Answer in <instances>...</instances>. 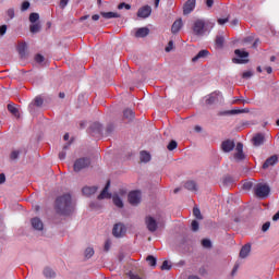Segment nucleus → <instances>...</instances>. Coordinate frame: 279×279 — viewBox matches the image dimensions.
Wrapping results in <instances>:
<instances>
[{
  "instance_id": "a19ab883",
  "label": "nucleus",
  "mask_w": 279,
  "mask_h": 279,
  "mask_svg": "<svg viewBox=\"0 0 279 279\" xmlns=\"http://www.w3.org/2000/svg\"><path fill=\"white\" fill-rule=\"evenodd\" d=\"M193 215L196 217V219H204V217H202V211L197 207L193 208Z\"/></svg>"
},
{
  "instance_id": "09e8293b",
  "label": "nucleus",
  "mask_w": 279,
  "mask_h": 279,
  "mask_svg": "<svg viewBox=\"0 0 279 279\" xmlns=\"http://www.w3.org/2000/svg\"><path fill=\"white\" fill-rule=\"evenodd\" d=\"M71 0H60L59 7L61 8V10H64V8H66V5H69V2Z\"/></svg>"
},
{
  "instance_id": "a18cd8bd",
  "label": "nucleus",
  "mask_w": 279,
  "mask_h": 279,
  "mask_svg": "<svg viewBox=\"0 0 279 279\" xmlns=\"http://www.w3.org/2000/svg\"><path fill=\"white\" fill-rule=\"evenodd\" d=\"M202 245H203V247H213V242H210V240H208V239H204L203 241H202Z\"/></svg>"
},
{
  "instance_id": "de8ad7c7",
  "label": "nucleus",
  "mask_w": 279,
  "mask_h": 279,
  "mask_svg": "<svg viewBox=\"0 0 279 279\" xmlns=\"http://www.w3.org/2000/svg\"><path fill=\"white\" fill-rule=\"evenodd\" d=\"M21 153L19 150H13L10 155L11 160H16Z\"/></svg>"
},
{
  "instance_id": "774afa93",
  "label": "nucleus",
  "mask_w": 279,
  "mask_h": 279,
  "mask_svg": "<svg viewBox=\"0 0 279 279\" xmlns=\"http://www.w3.org/2000/svg\"><path fill=\"white\" fill-rule=\"evenodd\" d=\"M276 60H279V56H271L270 57V62H276Z\"/></svg>"
},
{
  "instance_id": "680f3d73",
  "label": "nucleus",
  "mask_w": 279,
  "mask_h": 279,
  "mask_svg": "<svg viewBox=\"0 0 279 279\" xmlns=\"http://www.w3.org/2000/svg\"><path fill=\"white\" fill-rule=\"evenodd\" d=\"M243 189H244L245 191H250V189H252V183H251V182L244 183V184H243Z\"/></svg>"
},
{
  "instance_id": "9d476101",
  "label": "nucleus",
  "mask_w": 279,
  "mask_h": 279,
  "mask_svg": "<svg viewBox=\"0 0 279 279\" xmlns=\"http://www.w3.org/2000/svg\"><path fill=\"white\" fill-rule=\"evenodd\" d=\"M236 145L234 144V141L232 140H226L221 143V149L222 151H225L226 154H230V151H232L234 149Z\"/></svg>"
},
{
  "instance_id": "58836bf2",
  "label": "nucleus",
  "mask_w": 279,
  "mask_h": 279,
  "mask_svg": "<svg viewBox=\"0 0 279 279\" xmlns=\"http://www.w3.org/2000/svg\"><path fill=\"white\" fill-rule=\"evenodd\" d=\"M178 148V142H175V141H171L169 144H168V146H167V149L169 150V151H173V149H177Z\"/></svg>"
},
{
  "instance_id": "6e6d98bb",
  "label": "nucleus",
  "mask_w": 279,
  "mask_h": 279,
  "mask_svg": "<svg viewBox=\"0 0 279 279\" xmlns=\"http://www.w3.org/2000/svg\"><path fill=\"white\" fill-rule=\"evenodd\" d=\"M129 277L130 279H143L141 276H138L137 274H134V272H129Z\"/></svg>"
},
{
  "instance_id": "a878e982",
  "label": "nucleus",
  "mask_w": 279,
  "mask_h": 279,
  "mask_svg": "<svg viewBox=\"0 0 279 279\" xmlns=\"http://www.w3.org/2000/svg\"><path fill=\"white\" fill-rule=\"evenodd\" d=\"M184 187H185L187 191H192L193 193H197V183H195V181H187V182L184 184Z\"/></svg>"
},
{
  "instance_id": "0e129e2a",
  "label": "nucleus",
  "mask_w": 279,
  "mask_h": 279,
  "mask_svg": "<svg viewBox=\"0 0 279 279\" xmlns=\"http://www.w3.org/2000/svg\"><path fill=\"white\" fill-rule=\"evenodd\" d=\"M236 271H239V264H235L233 269H232V272H231V276H234V274H236Z\"/></svg>"
},
{
  "instance_id": "dca6fc26",
  "label": "nucleus",
  "mask_w": 279,
  "mask_h": 279,
  "mask_svg": "<svg viewBox=\"0 0 279 279\" xmlns=\"http://www.w3.org/2000/svg\"><path fill=\"white\" fill-rule=\"evenodd\" d=\"M99 187L97 186H84L82 189L83 195H86V197H90V195H95L97 193Z\"/></svg>"
},
{
  "instance_id": "338daca9",
  "label": "nucleus",
  "mask_w": 279,
  "mask_h": 279,
  "mask_svg": "<svg viewBox=\"0 0 279 279\" xmlns=\"http://www.w3.org/2000/svg\"><path fill=\"white\" fill-rule=\"evenodd\" d=\"M279 220V210L272 216V221Z\"/></svg>"
},
{
  "instance_id": "cd10ccee",
  "label": "nucleus",
  "mask_w": 279,
  "mask_h": 279,
  "mask_svg": "<svg viewBox=\"0 0 279 279\" xmlns=\"http://www.w3.org/2000/svg\"><path fill=\"white\" fill-rule=\"evenodd\" d=\"M25 51H27V44L20 43L17 45V52L20 53L21 58H25Z\"/></svg>"
},
{
  "instance_id": "ea45409f",
  "label": "nucleus",
  "mask_w": 279,
  "mask_h": 279,
  "mask_svg": "<svg viewBox=\"0 0 279 279\" xmlns=\"http://www.w3.org/2000/svg\"><path fill=\"white\" fill-rule=\"evenodd\" d=\"M69 144L63 147V150L59 153L60 160H64L66 158V149H69Z\"/></svg>"
},
{
  "instance_id": "412c9836",
  "label": "nucleus",
  "mask_w": 279,
  "mask_h": 279,
  "mask_svg": "<svg viewBox=\"0 0 279 279\" xmlns=\"http://www.w3.org/2000/svg\"><path fill=\"white\" fill-rule=\"evenodd\" d=\"M104 129V126L101 125V123L99 122H94L92 123L89 130L94 133V134H101V130Z\"/></svg>"
},
{
  "instance_id": "c756f323",
  "label": "nucleus",
  "mask_w": 279,
  "mask_h": 279,
  "mask_svg": "<svg viewBox=\"0 0 279 279\" xmlns=\"http://www.w3.org/2000/svg\"><path fill=\"white\" fill-rule=\"evenodd\" d=\"M123 119H126V121H132V119H134V111L132 109H125L123 111Z\"/></svg>"
},
{
  "instance_id": "a211bd4d",
  "label": "nucleus",
  "mask_w": 279,
  "mask_h": 279,
  "mask_svg": "<svg viewBox=\"0 0 279 279\" xmlns=\"http://www.w3.org/2000/svg\"><path fill=\"white\" fill-rule=\"evenodd\" d=\"M146 36H149V28L147 27H141L135 33V38H145Z\"/></svg>"
},
{
  "instance_id": "4c0bfd02",
  "label": "nucleus",
  "mask_w": 279,
  "mask_h": 279,
  "mask_svg": "<svg viewBox=\"0 0 279 279\" xmlns=\"http://www.w3.org/2000/svg\"><path fill=\"white\" fill-rule=\"evenodd\" d=\"M161 271H169L171 269V264L168 260H165L160 266Z\"/></svg>"
},
{
  "instance_id": "c9c22d12",
  "label": "nucleus",
  "mask_w": 279,
  "mask_h": 279,
  "mask_svg": "<svg viewBox=\"0 0 279 279\" xmlns=\"http://www.w3.org/2000/svg\"><path fill=\"white\" fill-rule=\"evenodd\" d=\"M95 256V250L93 247H87L85 250V258H93Z\"/></svg>"
},
{
  "instance_id": "20e7f679",
  "label": "nucleus",
  "mask_w": 279,
  "mask_h": 279,
  "mask_svg": "<svg viewBox=\"0 0 279 279\" xmlns=\"http://www.w3.org/2000/svg\"><path fill=\"white\" fill-rule=\"evenodd\" d=\"M128 232V229L125 228V225L118 222L113 226L112 234L116 236V239H121V236H125V233Z\"/></svg>"
},
{
  "instance_id": "0eeeda50",
  "label": "nucleus",
  "mask_w": 279,
  "mask_h": 279,
  "mask_svg": "<svg viewBox=\"0 0 279 279\" xmlns=\"http://www.w3.org/2000/svg\"><path fill=\"white\" fill-rule=\"evenodd\" d=\"M128 199L132 206H137V204H141V191L130 192Z\"/></svg>"
},
{
  "instance_id": "49530a36",
  "label": "nucleus",
  "mask_w": 279,
  "mask_h": 279,
  "mask_svg": "<svg viewBox=\"0 0 279 279\" xmlns=\"http://www.w3.org/2000/svg\"><path fill=\"white\" fill-rule=\"evenodd\" d=\"M29 1H24L21 5L22 12H26V10H29Z\"/></svg>"
},
{
  "instance_id": "393cba45",
  "label": "nucleus",
  "mask_w": 279,
  "mask_h": 279,
  "mask_svg": "<svg viewBox=\"0 0 279 279\" xmlns=\"http://www.w3.org/2000/svg\"><path fill=\"white\" fill-rule=\"evenodd\" d=\"M219 92H214L209 95V97L206 99L207 106H213L215 101H217V97H219Z\"/></svg>"
},
{
  "instance_id": "1a4fd4ad",
  "label": "nucleus",
  "mask_w": 279,
  "mask_h": 279,
  "mask_svg": "<svg viewBox=\"0 0 279 279\" xmlns=\"http://www.w3.org/2000/svg\"><path fill=\"white\" fill-rule=\"evenodd\" d=\"M137 16L140 19H149V16H151V7L144 5V7L140 8L137 11Z\"/></svg>"
},
{
  "instance_id": "864d4df0",
  "label": "nucleus",
  "mask_w": 279,
  "mask_h": 279,
  "mask_svg": "<svg viewBox=\"0 0 279 279\" xmlns=\"http://www.w3.org/2000/svg\"><path fill=\"white\" fill-rule=\"evenodd\" d=\"M7 32H8V25L0 26V36L5 35Z\"/></svg>"
},
{
  "instance_id": "4d7b16f0",
  "label": "nucleus",
  "mask_w": 279,
  "mask_h": 279,
  "mask_svg": "<svg viewBox=\"0 0 279 279\" xmlns=\"http://www.w3.org/2000/svg\"><path fill=\"white\" fill-rule=\"evenodd\" d=\"M232 182H233L232 177H226L223 179V184L229 185V184H232Z\"/></svg>"
},
{
  "instance_id": "8fccbe9b",
  "label": "nucleus",
  "mask_w": 279,
  "mask_h": 279,
  "mask_svg": "<svg viewBox=\"0 0 279 279\" xmlns=\"http://www.w3.org/2000/svg\"><path fill=\"white\" fill-rule=\"evenodd\" d=\"M111 245H112V242L110 240H107L105 242V247H104L105 252H110Z\"/></svg>"
},
{
  "instance_id": "f03ea898",
  "label": "nucleus",
  "mask_w": 279,
  "mask_h": 279,
  "mask_svg": "<svg viewBox=\"0 0 279 279\" xmlns=\"http://www.w3.org/2000/svg\"><path fill=\"white\" fill-rule=\"evenodd\" d=\"M269 193H271V189L266 183H257L254 187V194L259 199H266V197H269Z\"/></svg>"
},
{
  "instance_id": "2eb2a0df",
  "label": "nucleus",
  "mask_w": 279,
  "mask_h": 279,
  "mask_svg": "<svg viewBox=\"0 0 279 279\" xmlns=\"http://www.w3.org/2000/svg\"><path fill=\"white\" fill-rule=\"evenodd\" d=\"M278 163V156L274 155L266 159V161L263 165V169H269V167H274V165Z\"/></svg>"
},
{
  "instance_id": "39448f33",
  "label": "nucleus",
  "mask_w": 279,
  "mask_h": 279,
  "mask_svg": "<svg viewBox=\"0 0 279 279\" xmlns=\"http://www.w3.org/2000/svg\"><path fill=\"white\" fill-rule=\"evenodd\" d=\"M87 167H90V159L83 157L77 159L74 162V171L80 172L82 169H86Z\"/></svg>"
},
{
  "instance_id": "6e6552de",
  "label": "nucleus",
  "mask_w": 279,
  "mask_h": 279,
  "mask_svg": "<svg viewBox=\"0 0 279 279\" xmlns=\"http://www.w3.org/2000/svg\"><path fill=\"white\" fill-rule=\"evenodd\" d=\"M145 223L148 232H156V230H158V222L156 219H154V217L147 216L145 218Z\"/></svg>"
},
{
  "instance_id": "bb28decb",
  "label": "nucleus",
  "mask_w": 279,
  "mask_h": 279,
  "mask_svg": "<svg viewBox=\"0 0 279 279\" xmlns=\"http://www.w3.org/2000/svg\"><path fill=\"white\" fill-rule=\"evenodd\" d=\"M43 104H45V100L43 99V97L37 96L34 99V104H31L28 106L29 110L32 111V108H34V106H37V108H40V106H43Z\"/></svg>"
},
{
  "instance_id": "69168bd1",
  "label": "nucleus",
  "mask_w": 279,
  "mask_h": 279,
  "mask_svg": "<svg viewBox=\"0 0 279 279\" xmlns=\"http://www.w3.org/2000/svg\"><path fill=\"white\" fill-rule=\"evenodd\" d=\"M5 182V174L0 173V184H3Z\"/></svg>"
},
{
  "instance_id": "ddd939ff",
  "label": "nucleus",
  "mask_w": 279,
  "mask_h": 279,
  "mask_svg": "<svg viewBox=\"0 0 279 279\" xmlns=\"http://www.w3.org/2000/svg\"><path fill=\"white\" fill-rule=\"evenodd\" d=\"M197 3V0H187L183 7V14H191L193 10H195V5Z\"/></svg>"
},
{
  "instance_id": "72a5a7b5",
  "label": "nucleus",
  "mask_w": 279,
  "mask_h": 279,
  "mask_svg": "<svg viewBox=\"0 0 279 279\" xmlns=\"http://www.w3.org/2000/svg\"><path fill=\"white\" fill-rule=\"evenodd\" d=\"M146 260L150 267H156L157 259L154 257V255H148Z\"/></svg>"
},
{
  "instance_id": "473e14b6",
  "label": "nucleus",
  "mask_w": 279,
  "mask_h": 279,
  "mask_svg": "<svg viewBox=\"0 0 279 279\" xmlns=\"http://www.w3.org/2000/svg\"><path fill=\"white\" fill-rule=\"evenodd\" d=\"M40 23H33L29 26L31 34H38V32H40Z\"/></svg>"
},
{
  "instance_id": "5701e85b",
  "label": "nucleus",
  "mask_w": 279,
  "mask_h": 279,
  "mask_svg": "<svg viewBox=\"0 0 279 279\" xmlns=\"http://www.w3.org/2000/svg\"><path fill=\"white\" fill-rule=\"evenodd\" d=\"M180 29H182V19H179L173 22L171 32H172V34H178V32H180Z\"/></svg>"
},
{
  "instance_id": "3c124183",
  "label": "nucleus",
  "mask_w": 279,
  "mask_h": 279,
  "mask_svg": "<svg viewBox=\"0 0 279 279\" xmlns=\"http://www.w3.org/2000/svg\"><path fill=\"white\" fill-rule=\"evenodd\" d=\"M254 75V73H252V71H246L242 74L243 80H247L250 77H252Z\"/></svg>"
},
{
  "instance_id": "2f4dec72",
  "label": "nucleus",
  "mask_w": 279,
  "mask_h": 279,
  "mask_svg": "<svg viewBox=\"0 0 279 279\" xmlns=\"http://www.w3.org/2000/svg\"><path fill=\"white\" fill-rule=\"evenodd\" d=\"M44 276L45 278H56V271H53L51 268H45Z\"/></svg>"
},
{
  "instance_id": "f704fd0d",
  "label": "nucleus",
  "mask_w": 279,
  "mask_h": 279,
  "mask_svg": "<svg viewBox=\"0 0 279 279\" xmlns=\"http://www.w3.org/2000/svg\"><path fill=\"white\" fill-rule=\"evenodd\" d=\"M28 20L29 23H36L40 20V15L38 13H31Z\"/></svg>"
},
{
  "instance_id": "052dcab7",
  "label": "nucleus",
  "mask_w": 279,
  "mask_h": 279,
  "mask_svg": "<svg viewBox=\"0 0 279 279\" xmlns=\"http://www.w3.org/2000/svg\"><path fill=\"white\" fill-rule=\"evenodd\" d=\"M228 17L226 19H218V25H226V23H228Z\"/></svg>"
},
{
  "instance_id": "b1692460",
  "label": "nucleus",
  "mask_w": 279,
  "mask_h": 279,
  "mask_svg": "<svg viewBox=\"0 0 279 279\" xmlns=\"http://www.w3.org/2000/svg\"><path fill=\"white\" fill-rule=\"evenodd\" d=\"M141 162H149L151 160V155L147 150H142L140 153Z\"/></svg>"
},
{
  "instance_id": "603ef678",
  "label": "nucleus",
  "mask_w": 279,
  "mask_h": 279,
  "mask_svg": "<svg viewBox=\"0 0 279 279\" xmlns=\"http://www.w3.org/2000/svg\"><path fill=\"white\" fill-rule=\"evenodd\" d=\"M35 61H37L40 64L41 62H45V57L43 54H36Z\"/></svg>"
},
{
  "instance_id": "c03bdc74",
  "label": "nucleus",
  "mask_w": 279,
  "mask_h": 279,
  "mask_svg": "<svg viewBox=\"0 0 279 279\" xmlns=\"http://www.w3.org/2000/svg\"><path fill=\"white\" fill-rule=\"evenodd\" d=\"M123 8H125V10H132V5L125 3V2H121L119 5H118V10H123Z\"/></svg>"
},
{
  "instance_id": "5fc2aeb1",
  "label": "nucleus",
  "mask_w": 279,
  "mask_h": 279,
  "mask_svg": "<svg viewBox=\"0 0 279 279\" xmlns=\"http://www.w3.org/2000/svg\"><path fill=\"white\" fill-rule=\"evenodd\" d=\"M271 226V222H265L262 227L263 232H267Z\"/></svg>"
},
{
  "instance_id": "4468645a",
  "label": "nucleus",
  "mask_w": 279,
  "mask_h": 279,
  "mask_svg": "<svg viewBox=\"0 0 279 279\" xmlns=\"http://www.w3.org/2000/svg\"><path fill=\"white\" fill-rule=\"evenodd\" d=\"M110 189V181H107L104 190L100 192V194L98 195V199H110V197H112V194H110L108 192V190Z\"/></svg>"
},
{
  "instance_id": "e433bc0d",
  "label": "nucleus",
  "mask_w": 279,
  "mask_h": 279,
  "mask_svg": "<svg viewBox=\"0 0 279 279\" xmlns=\"http://www.w3.org/2000/svg\"><path fill=\"white\" fill-rule=\"evenodd\" d=\"M215 43H216V47L221 49V47H223V43H225L223 36H217Z\"/></svg>"
},
{
  "instance_id": "423d86ee",
  "label": "nucleus",
  "mask_w": 279,
  "mask_h": 279,
  "mask_svg": "<svg viewBox=\"0 0 279 279\" xmlns=\"http://www.w3.org/2000/svg\"><path fill=\"white\" fill-rule=\"evenodd\" d=\"M206 27V22H204V20H196L193 24V32L195 34V36H203L204 34V29Z\"/></svg>"
},
{
  "instance_id": "6ab92c4d",
  "label": "nucleus",
  "mask_w": 279,
  "mask_h": 279,
  "mask_svg": "<svg viewBox=\"0 0 279 279\" xmlns=\"http://www.w3.org/2000/svg\"><path fill=\"white\" fill-rule=\"evenodd\" d=\"M250 252H252V245L245 244L240 251V258H247Z\"/></svg>"
},
{
  "instance_id": "c85d7f7f",
  "label": "nucleus",
  "mask_w": 279,
  "mask_h": 279,
  "mask_svg": "<svg viewBox=\"0 0 279 279\" xmlns=\"http://www.w3.org/2000/svg\"><path fill=\"white\" fill-rule=\"evenodd\" d=\"M9 112H11V114H13V117H16V119H19L21 117V113L19 112V108H16L14 105H8L7 106Z\"/></svg>"
},
{
  "instance_id": "7c9ffc66",
  "label": "nucleus",
  "mask_w": 279,
  "mask_h": 279,
  "mask_svg": "<svg viewBox=\"0 0 279 279\" xmlns=\"http://www.w3.org/2000/svg\"><path fill=\"white\" fill-rule=\"evenodd\" d=\"M112 199L117 208H123V201L121 199V197H119V195H113Z\"/></svg>"
},
{
  "instance_id": "37998d69",
  "label": "nucleus",
  "mask_w": 279,
  "mask_h": 279,
  "mask_svg": "<svg viewBox=\"0 0 279 279\" xmlns=\"http://www.w3.org/2000/svg\"><path fill=\"white\" fill-rule=\"evenodd\" d=\"M191 228L193 232H197V230H199V222L197 220H193L191 223Z\"/></svg>"
},
{
  "instance_id": "7ed1b4c3",
  "label": "nucleus",
  "mask_w": 279,
  "mask_h": 279,
  "mask_svg": "<svg viewBox=\"0 0 279 279\" xmlns=\"http://www.w3.org/2000/svg\"><path fill=\"white\" fill-rule=\"evenodd\" d=\"M234 53L238 57V58L232 59V62L234 64H247V62H250V60L243 59V58H250V52H247L245 50H241V49H235Z\"/></svg>"
},
{
  "instance_id": "e2e57ef3",
  "label": "nucleus",
  "mask_w": 279,
  "mask_h": 279,
  "mask_svg": "<svg viewBox=\"0 0 279 279\" xmlns=\"http://www.w3.org/2000/svg\"><path fill=\"white\" fill-rule=\"evenodd\" d=\"M207 8H213L215 5V0H206Z\"/></svg>"
},
{
  "instance_id": "f257e3e1",
  "label": "nucleus",
  "mask_w": 279,
  "mask_h": 279,
  "mask_svg": "<svg viewBox=\"0 0 279 279\" xmlns=\"http://www.w3.org/2000/svg\"><path fill=\"white\" fill-rule=\"evenodd\" d=\"M54 208L58 215H71L74 210L71 194H63L57 197Z\"/></svg>"
},
{
  "instance_id": "79ce46f5",
  "label": "nucleus",
  "mask_w": 279,
  "mask_h": 279,
  "mask_svg": "<svg viewBox=\"0 0 279 279\" xmlns=\"http://www.w3.org/2000/svg\"><path fill=\"white\" fill-rule=\"evenodd\" d=\"M15 15H16V14H15L13 8L9 9V10L7 11L8 21H12V19H14Z\"/></svg>"
},
{
  "instance_id": "aec40b11",
  "label": "nucleus",
  "mask_w": 279,
  "mask_h": 279,
  "mask_svg": "<svg viewBox=\"0 0 279 279\" xmlns=\"http://www.w3.org/2000/svg\"><path fill=\"white\" fill-rule=\"evenodd\" d=\"M31 223H32L34 230H43V228H44L43 220H40V218H33L31 220Z\"/></svg>"
},
{
  "instance_id": "9b49d317",
  "label": "nucleus",
  "mask_w": 279,
  "mask_h": 279,
  "mask_svg": "<svg viewBox=\"0 0 279 279\" xmlns=\"http://www.w3.org/2000/svg\"><path fill=\"white\" fill-rule=\"evenodd\" d=\"M235 154L233 158L238 161L245 160V154H243V143L239 142L235 146Z\"/></svg>"
},
{
  "instance_id": "13d9d810",
  "label": "nucleus",
  "mask_w": 279,
  "mask_h": 279,
  "mask_svg": "<svg viewBox=\"0 0 279 279\" xmlns=\"http://www.w3.org/2000/svg\"><path fill=\"white\" fill-rule=\"evenodd\" d=\"M171 49H173V40H170L169 43H168V46L166 47V51H167V53H169V51H171Z\"/></svg>"
},
{
  "instance_id": "f3484780",
  "label": "nucleus",
  "mask_w": 279,
  "mask_h": 279,
  "mask_svg": "<svg viewBox=\"0 0 279 279\" xmlns=\"http://www.w3.org/2000/svg\"><path fill=\"white\" fill-rule=\"evenodd\" d=\"M208 56H210V51H208L206 49L201 50L194 58H192V62H197L198 60L208 58Z\"/></svg>"
},
{
  "instance_id": "4be33fe9",
  "label": "nucleus",
  "mask_w": 279,
  "mask_h": 279,
  "mask_svg": "<svg viewBox=\"0 0 279 279\" xmlns=\"http://www.w3.org/2000/svg\"><path fill=\"white\" fill-rule=\"evenodd\" d=\"M102 19H121V14L117 12H100Z\"/></svg>"
},
{
  "instance_id": "bf43d9fd",
  "label": "nucleus",
  "mask_w": 279,
  "mask_h": 279,
  "mask_svg": "<svg viewBox=\"0 0 279 279\" xmlns=\"http://www.w3.org/2000/svg\"><path fill=\"white\" fill-rule=\"evenodd\" d=\"M112 132H114V125L109 124V125L107 126V134H112Z\"/></svg>"
},
{
  "instance_id": "f8f14e48",
  "label": "nucleus",
  "mask_w": 279,
  "mask_h": 279,
  "mask_svg": "<svg viewBox=\"0 0 279 279\" xmlns=\"http://www.w3.org/2000/svg\"><path fill=\"white\" fill-rule=\"evenodd\" d=\"M252 143L254 147H260V145H265V134L257 133L253 136Z\"/></svg>"
}]
</instances>
